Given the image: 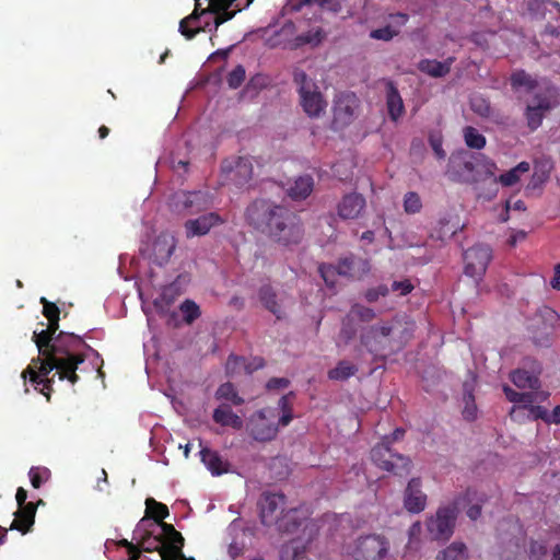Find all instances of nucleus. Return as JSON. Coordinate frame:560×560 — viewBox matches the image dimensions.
Masks as SVG:
<instances>
[{
  "instance_id": "obj_1",
  "label": "nucleus",
  "mask_w": 560,
  "mask_h": 560,
  "mask_svg": "<svg viewBox=\"0 0 560 560\" xmlns=\"http://www.w3.org/2000/svg\"><path fill=\"white\" fill-rule=\"evenodd\" d=\"M245 217L249 225L283 246L296 245L303 238L304 232L299 217L287 207L270 200L253 201L247 207Z\"/></svg>"
},
{
  "instance_id": "obj_2",
  "label": "nucleus",
  "mask_w": 560,
  "mask_h": 560,
  "mask_svg": "<svg viewBox=\"0 0 560 560\" xmlns=\"http://www.w3.org/2000/svg\"><path fill=\"white\" fill-rule=\"evenodd\" d=\"M40 357L34 358L31 361V364L22 372V377L25 380L30 376V381L35 385V389L37 386L42 385L39 393L50 398V393L52 390V384L55 381V375L49 378L48 375L52 370H57V374L59 380H67L71 384H75L79 382L80 377L77 373H74L73 368H68L65 362H60L49 353L42 354Z\"/></svg>"
},
{
  "instance_id": "obj_3",
  "label": "nucleus",
  "mask_w": 560,
  "mask_h": 560,
  "mask_svg": "<svg viewBox=\"0 0 560 560\" xmlns=\"http://www.w3.org/2000/svg\"><path fill=\"white\" fill-rule=\"evenodd\" d=\"M497 164L482 153L470 154L465 160H453L448 170L452 180L464 184H478L492 178Z\"/></svg>"
},
{
  "instance_id": "obj_4",
  "label": "nucleus",
  "mask_w": 560,
  "mask_h": 560,
  "mask_svg": "<svg viewBox=\"0 0 560 560\" xmlns=\"http://www.w3.org/2000/svg\"><path fill=\"white\" fill-rule=\"evenodd\" d=\"M82 349H92L79 335L60 331L55 340L49 354L65 362L68 368H73L74 373L81 363L86 359Z\"/></svg>"
},
{
  "instance_id": "obj_5",
  "label": "nucleus",
  "mask_w": 560,
  "mask_h": 560,
  "mask_svg": "<svg viewBox=\"0 0 560 560\" xmlns=\"http://www.w3.org/2000/svg\"><path fill=\"white\" fill-rule=\"evenodd\" d=\"M557 88L551 82H544L541 91L534 93L524 112V117L530 131L537 130L542 125L547 114L557 104Z\"/></svg>"
},
{
  "instance_id": "obj_6",
  "label": "nucleus",
  "mask_w": 560,
  "mask_h": 560,
  "mask_svg": "<svg viewBox=\"0 0 560 560\" xmlns=\"http://www.w3.org/2000/svg\"><path fill=\"white\" fill-rule=\"evenodd\" d=\"M293 81L298 85L300 104L305 114L311 118L319 117L327 106L317 84L303 71L296 69Z\"/></svg>"
},
{
  "instance_id": "obj_7",
  "label": "nucleus",
  "mask_w": 560,
  "mask_h": 560,
  "mask_svg": "<svg viewBox=\"0 0 560 560\" xmlns=\"http://www.w3.org/2000/svg\"><path fill=\"white\" fill-rule=\"evenodd\" d=\"M281 427L276 408H261L250 415L246 423L248 435L257 442L273 441Z\"/></svg>"
},
{
  "instance_id": "obj_8",
  "label": "nucleus",
  "mask_w": 560,
  "mask_h": 560,
  "mask_svg": "<svg viewBox=\"0 0 560 560\" xmlns=\"http://www.w3.org/2000/svg\"><path fill=\"white\" fill-rule=\"evenodd\" d=\"M372 462L383 470L397 476H406L410 472L411 460L398 453L393 452L389 438H383L371 450Z\"/></svg>"
},
{
  "instance_id": "obj_9",
  "label": "nucleus",
  "mask_w": 560,
  "mask_h": 560,
  "mask_svg": "<svg viewBox=\"0 0 560 560\" xmlns=\"http://www.w3.org/2000/svg\"><path fill=\"white\" fill-rule=\"evenodd\" d=\"M388 550V539L376 534L360 536L347 546V553L354 560H382Z\"/></svg>"
},
{
  "instance_id": "obj_10",
  "label": "nucleus",
  "mask_w": 560,
  "mask_h": 560,
  "mask_svg": "<svg viewBox=\"0 0 560 560\" xmlns=\"http://www.w3.org/2000/svg\"><path fill=\"white\" fill-rule=\"evenodd\" d=\"M459 499L452 504L440 506L434 516L428 518L427 530L433 540H448L455 528L458 515Z\"/></svg>"
},
{
  "instance_id": "obj_11",
  "label": "nucleus",
  "mask_w": 560,
  "mask_h": 560,
  "mask_svg": "<svg viewBox=\"0 0 560 560\" xmlns=\"http://www.w3.org/2000/svg\"><path fill=\"white\" fill-rule=\"evenodd\" d=\"M492 258V249L489 245L477 244L464 253L465 275L480 279Z\"/></svg>"
},
{
  "instance_id": "obj_12",
  "label": "nucleus",
  "mask_w": 560,
  "mask_h": 560,
  "mask_svg": "<svg viewBox=\"0 0 560 560\" xmlns=\"http://www.w3.org/2000/svg\"><path fill=\"white\" fill-rule=\"evenodd\" d=\"M175 210L184 214H196L207 210L211 206V199L202 191H179L173 198Z\"/></svg>"
},
{
  "instance_id": "obj_13",
  "label": "nucleus",
  "mask_w": 560,
  "mask_h": 560,
  "mask_svg": "<svg viewBox=\"0 0 560 560\" xmlns=\"http://www.w3.org/2000/svg\"><path fill=\"white\" fill-rule=\"evenodd\" d=\"M359 107V98L352 92H342L337 95L334 104L332 124L336 128L349 126Z\"/></svg>"
},
{
  "instance_id": "obj_14",
  "label": "nucleus",
  "mask_w": 560,
  "mask_h": 560,
  "mask_svg": "<svg viewBox=\"0 0 560 560\" xmlns=\"http://www.w3.org/2000/svg\"><path fill=\"white\" fill-rule=\"evenodd\" d=\"M285 495L282 493L265 494L260 502V518L264 525L276 524L285 508Z\"/></svg>"
},
{
  "instance_id": "obj_15",
  "label": "nucleus",
  "mask_w": 560,
  "mask_h": 560,
  "mask_svg": "<svg viewBox=\"0 0 560 560\" xmlns=\"http://www.w3.org/2000/svg\"><path fill=\"white\" fill-rule=\"evenodd\" d=\"M366 207L365 198L359 192L346 194L337 205V214L343 220H357Z\"/></svg>"
},
{
  "instance_id": "obj_16",
  "label": "nucleus",
  "mask_w": 560,
  "mask_h": 560,
  "mask_svg": "<svg viewBox=\"0 0 560 560\" xmlns=\"http://www.w3.org/2000/svg\"><path fill=\"white\" fill-rule=\"evenodd\" d=\"M222 171L228 174H233L232 179L241 187L252 179L253 163L249 158L238 156L233 161L225 160L222 163Z\"/></svg>"
},
{
  "instance_id": "obj_17",
  "label": "nucleus",
  "mask_w": 560,
  "mask_h": 560,
  "mask_svg": "<svg viewBox=\"0 0 560 560\" xmlns=\"http://www.w3.org/2000/svg\"><path fill=\"white\" fill-rule=\"evenodd\" d=\"M421 479L412 478L404 493V505L410 513L422 512L427 506V494L421 490Z\"/></svg>"
},
{
  "instance_id": "obj_18",
  "label": "nucleus",
  "mask_w": 560,
  "mask_h": 560,
  "mask_svg": "<svg viewBox=\"0 0 560 560\" xmlns=\"http://www.w3.org/2000/svg\"><path fill=\"white\" fill-rule=\"evenodd\" d=\"M176 248V238L168 232H162L153 242L152 259L159 265H165Z\"/></svg>"
},
{
  "instance_id": "obj_19",
  "label": "nucleus",
  "mask_w": 560,
  "mask_h": 560,
  "mask_svg": "<svg viewBox=\"0 0 560 560\" xmlns=\"http://www.w3.org/2000/svg\"><path fill=\"white\" fill-rule=\"evenodd\" d=\"M223 223L221 217L215 212H209L195 220L185 222L187 237L206 235L213 226Z\"/></svg>"
},
{
  "instance_id": "obj_20",
  "label": "nucleus",
  "mask_w": 560,
  "mask_h": 560,
  "mask_svg": "<svg viewBox=\"0 0 560 560\" xmlns=\"http://www.w3.org/2000/svg\"><path fill=\"white\" fill-rule=\"evenodd\" d=\"M393 331V326L389 324L374 325L369 327L360 337L362 346L369 352L377 353L383 350L380 338H387Z\"/></svg>"
},
{
  "instance_id": "obj_21",
  "label": "nucleus",
  "mask_w": 560,
  "mask_h": 560,
  "mask_svg": "<svg viewBox=\"0 0 560 560\" xmlns=\"http://www.w3.org/2000/svg\"><path fill=\"white\" fill-rule=\"evenodd\" d=\"M205 2V0H195L192 13L179 22V32L186 39H192L198 33L203 31L201 26L197 25V22L201 15L210 13L208 7L206 9L202 8Z\"/></svg>"
},
{
  "instance_id": "obj_22",
  "label": "nucleus",
  "mask_w": 560,
  "mask_h": 560,
  "mask_svg": "<svg viewBox=\"0 0 560 560\" xmlns=\"http://www.w3.org/2000/svg\"><path fill=\"white\" fill-rule=\"evenodd\" d=\"M36 510L37 506L33 502L27 503L24 508H19L9 529L19 530L23 535L30 533L35 523Z\"/></svg>"
},
{
  "instance_id": "obj_23",
  "label": "nucleus",
  "mask_w": 560,
  "mask_h": 560,
  "mask_svg": "<svg viewBox=\"0 0 560 560\" xmlns=\"http://www.w3.org/2000/svg\"><path fill=\"white\" fill-rule=\"evenodd\" d=\"M304 521H306V512L302 508L284 509L276 525L280 532L293 533Z\"/></svg>"
},
{
  "instance_id": "obj_24",
  "label": "nucleus",
  "mask_w": 560,
  "mask_h": 560,
  "mask_svg": "<svg viewBox=\"0 0 560 560\" xmlns=\"http://www.w3.org/2000/svg\"><path fill=\"white\" fill-rule=\"evenodd\" d=\"M510 82L512 89L515 91L524 89L526 93H536L541 91V85L544 82L550 81L546 78L537 80L536 78L527 73L525 70H516L511 74Z\"/></svg>"
},
{
  "instance_id": "obj_25",
  "label": "nucleus",
  "mask_w": 560,
  "mask_h": 560,
  "mask_svg": "<svg viewBox=\"0 0 560 560\" xmlns=\"http://www.w3.org/2000/svg\"><path fill=\"white\" fill-rule=\"evenodd\" d=\"M258 299L262 306L272 313L277 319H282L285 313L278 301L277 292L270 284H264L258 290Z\"/></svg>"
},
{
  "instance_id": "obj_26",
  "label": "nucleus",
  "mask_w": 560,
  "mask_h": 560,
  "mask_svg": "<svg viewBox=\"0 0 560 560\" xmlns=\"http://www.w3.org/2000/svg\"><path fill=\"white\" fill-rule=\"evenodd\" d=\"M201 462L211 471L213 476H221L229 472L230 463L224 460L217 451L209 447L200 450Z\"/></svg>"
},
{
  "instance_id": "obj_27",
  "label": "nucleus",
  "mask_w": 560,
  "mask_h": 560,
  "mask_svg": "<svg viewBox=\"0 0 560 560\" xmlns=\"http://www.w3.org/2000/svg\"><path fill=\"white\" fill-rule=\"evenodd\" d=\"M161 528L170 541L168 546L162 544V558L164 559L166 553H172V556H183L182 547L184 546V537L182 534L177 532L172 524L168 523H161Z\"/></svg>"
},
{
  "instance_id": "obj_28",
  "label": "nucleus",
  "mask_w": 560,
  "mask_h": 560,
  "mask_svg": "<svg viewBox=\"0 0 560 560\" xmlns=\"http://www.w3.org/2000/svg\"><path fill=\"white\" fill-rule=\"evenodd\" d=\"M386 106L393 121H397L405 113L402 98L393 81L386 82Z\"/></svg>"
},
{
  "instance_id": "obj_29",
  "label": "nucleus",
  "mask_w": 560,
  "mask_h": 560,
  "mask_svg": "<svg viewBox=\"0 0 560 560\" xmlns=\"http://www.w3.org/2000/svg\"><path fill=\"white\" fill-rule=\"evenodd\" d=\"M539 373V366L533 371L517 369L511 373L510 378L513 382V384L518 388L537 389L540 387Z\"/></svg>"
},
{
  "instance_id": "obj_30",
  "label": "nucleus",
  "mask_w": 560,
  "mask_h": 560,
  "mask_svg": "<svg viewBox=\"0 0 560 560\" xmlns=\"http://www.w3.org/2000/svg\"><path fill=\"white\" fill-rule=\"evenodd\" d=\"M212 419L215 423L222 427H231L234 430H241L244 427V421L240 416L233 412L231 406L221 405L214 409Z\"/></svg>"
},
{
  "instance_id": "obj_31",
  "label": "nucleus",
  "mask_w": 560,
  "mask_h": 560,
  "mask_svg": "<svg viewBox=\"0 0 560 560\" xmlns=\"http://www.w3.org/2000/svg\"><path fill=\"white\" fill-rule=\"evenodd\" d=\"M313 188V177L311 175H303L298 177L288 188V195L293 200H304L311 195Z\"/></svg>"
},
{
  "instance_id": "obj_32",
  "label": "nucleus",
  "mask_w": 560,
  "mask_h": 560,
  "mask_svg": "<svg viewBox=\"0 0 560 560\" xmlns=\"http://www.w3.org/2000/svg\"><path fill=\"white\" fill-rule=\"evenodd\" d=\"M452 62V58L444 62L438 60L423 59L419 62L418 69L432 78H442L450 72Z\"/></svg>"
},
{
  "instance_id": "obj_33",
  "label": "nucleus",
  "mask_w": 560,
  "mask_h": 560,
  "mask_svg": "<svg viewBox=\"0 0 560 560\" xmlns=\"http://www.w3.org/2000/svg\"><path fill=\"white\" fill-rule=\"evenodd\" d=\"M530 170L528 162H521L515 167L501 174L499 177H492L493 183H500L504 187H511L520 180V174L527 173Z\"/></svg>"
},
{
  "instance_id": "obj_34",
  "label": "nucleus",
  "mask_w": 560,
  "mask_h": 560,
  "mask_svg": "<svg viewBox=\"0 0 560 560\" xmlns=\"http://www.w3.org/2000/svg\"><path fill=\"white\" fill-rule=\"evenodd\" d=\"M358 366L349 361L341 360L337 365L328 371V378L331 381H347L355 375Z\"/></svg>"
},
{
  "instance_id": "obj_35",
  "label": "nucleus",
  "mask_w": 560,
  "mask_h": 560,
  "mask_svg": "<svg viewBox=\"0 0 560 560\" xmlns=\"http://www.w3.org/2000/svg\"><path fill=\"white\" fill-rule=\"evenodd\" d=\"M145 517L153 518L160 525L161 523H164L163 520L170 515L167 505L158 502L153 498H148L145 500Z\"/></svg>"
},
{
  "instance_id": "obj_36",
  "label": "nucleus",
  "mask_w": 560,
  "mask_h": 560,
  "mask_svg": "<svg viewBox=\"0 0 560 560\" xmlns=\"http://www.w3.org/2000/svg\"><path fill=\"white\" fill-rule=\"evenodd\" d=\"M215 398L218 400H228L234 406H241L244 404V398L241 397L233 383L226 382L219 386L215 392Z\"/></svg>"
},
{
  "instance_id": "obj_37",
  "label": "nucleus",
  "mask_w": 560,
  "mask_h": 560,
  "mask_svg": "<svg viewBox=\"0 0 560 560\" xmlns=\"http://www.w3.org/2000/svg\"><path fill=\"white\" fill-rule=\"evenodd\" d=\"M467 557L466 545L464 542L455 541L440 551L436 556V560H465Z\"/></svg>"
},
{
  "instance_id": "obj_38",
  "label": "nucleus",
  "mask_w": 560,
  "mask_h": 560,
  "mask_svg": "<svg viewBox=\"0 0 560 560\" xmlns=\"http://www.w3.org/2000/svg\"><path fill=\"white\" fill-rule=\"evenodd\" d=\"M306 546L301 544L299 539H292L281 546L280 559L281 560H299L302 558Z\"/></svg>"
},
{
  "instance_id": "obj_39",
  "label": "nucleus",
  "mask_w": 560,
  "mask_h": 560,
  "mask_svg": "<svg viewBox=\"0 0 560 560\" xmlns=\"http://www.w3.org/2000/svg\"><path fill=\"white\" fill-rule=\"evenodd\" d=\"M463 136L466 145L470 149L481 150L486 147V137L471 126H466L463 129Z\"/></svg>"
},
{
  "instance_id": "obj_40",
  "label": "nucleus",
  "mask_w": 560,
  "mask_h": 560,
  "mask_svg": "<svg viewBox=\"0 0 560 560\" xmlns=\"http://www.w3.org/2000/svg\"><path fill=\"white\" fill-rule=\"evenodd\" d=\"M55 338L56 336L52 335L47 328L40 330L39 332L34 331L32 337L40 354L50 352V348H52Z\"/></svg>"
},
{
  "instance_id": "obj_41",
  "label": "nucleus",
  "mask_w": 560,
  "mask_h": 560,
  "mask_svg": "<svg viewBox=\"0 0 560 560\" xmlns=\"http://www.w3.org/2000/svg\"><path fill=\"white\" fill-rule=\"evenodd\" d=\"M183 314V319L186 324H192L197 318L200 317L201 311L199 305L189 299H186L179 306Z\"/></svg>"
},
{
  "instance_id": "obj_42",
  "label": "nucleus",
  "mask_w": 560,
  "mask_h": 560,
  "mask_svg": "<svg viewBox=\"0 0 560 560\" xmlns=\"http://www.w3.org/2000/svg\"><path fill=\"white\" fill-rule=\"evenodd\" d=\"M293 396L294 394L290 392L288 395L282 396L278 401L279 408L282 410V415H278V420L280 421L281 427H287L293 419V411L290 402V397Z\"/></svg>"
},
{
  "instance_id": "obj_43",
  "label": "nucleus",
  "mask_w": 560,
  "mask_h": 560,
  "mask_svg": "<svg viewBox=\"0 0 560 560\" xmlns=\"http://www.w3.org/2000/svg\"><path fill=\"white\" fill-rule=\"evenodd\" d=\"M402 207L404 211L407 214H417L422 209V200L418 192L416 191H408L404 196L402 200Z\"/></svg>"
},
{
  "instance_id": "obj_44",
  "label": "nucleus",
  "mask_w": 560,
  "mask_h": 560,
  "mask_svg": "<svg viewBox=\"0 0 560 560\" xmlns=\"http://www.w3.org/2000/svg\"><path fill=\"white\" fill-rule=\"evenodd\" d=\"M358 329L354 324V319L350 314L342 319L341 329H340V338L345 341V343H349L355 336Z\"/></svg>"
},
{
  "instance_id": "obj_45",
  "label": "nucleus",
  "mask_w": 560,
  "mask_h": 560,
  "mask_svg": "<svg viewBox=\"0 0 560 560\" xmlns=\"http://www.w3.org/2000/svg\"><path fill=\"white\" fill-rule=\"evenodd\" d=\"M28 476L32 486L38 489L49 479L50 470L46 467H32L28 471Z\"/></svg>"
},
{
  "instance_id": "obj_46",
  "label": "nucleus",
  "mask_w": 560,
  "mask_h": 560,
  "mask_svg": "<svg viewBox=\"0 0 560 560\" xmlns=\"http://www.w3.org/2000/svg\"><path fill=\"white\" fill-rule=\"evenodd\" d=\"M528 560H549L546 544L530 540L528 546Z\"/></svg>"
},
{
  "instance_id": "obj_47",
  "label": "nucleus",
  "mask_w": 560,
  "mask_h": 560,
  "mask_svg": "<svg viewBox=\"0 0 560 560\" xmlns=\"http://www.w3.org/2000/svg\"><path fill=\"white\" fill-rule=\"evenodd\" d=\"M355 264H357V259L352 255L348 256V257L340 258L337 264L338 275L342 276V277H347V278H354L355 277V272H354Z\"/></svg>"
},
{
  "instance_id": "obj_48",
  "label": "nucleus",
  "mask_w": 560,
  "mask_h": 560,
  "mask_svg": "<svg viewBox=\"0 0 560 560\" xmlns=\"http://www.w3.org/2000/svg\"><path fill=\"white\" fill-rule=\"evenodd\" d=\"M318 271L327 287L331 288L335 285L336 277L339 276L337 265L322 264L318 267Z\"/></svg>"
},
{
  "instance_id": "obj_49",
  "label": "nucleus",
  "mask_w": 560,
  "mask_h": 560,
  "mask_svg": "<svg viewBox=\"0 0 560 560\" xmlns=\"http://www.w3.org/2000/svg\"><path fill=\"white\" fill-rule=\"evenodd\" d=\"M246 77L245 68L237 65L226 77L229 88L237 89L242 85Z\"/></svg>"
},
{
  "instance_id": "obj_50",
  "label": "nucleus",
  "mask_w": 560,
  "mask_h": 560,
  "mask_svg": "<svg viewBox=\"0 0 560 560\" xmlns=\"http://www.w3.org/2000/svg\"><path fill=\"white\" fill-rule=\"evenodd\" d=\"M349 314L354 318H359L362 322H371L375 318V312L366 306L355 304L351 307Z\"/></svg>"
},
{
  "instance_id": "obj_51",
  "label": "nucleus",
  "mask_w": 560,
  "mask_h": 560,
  "mask_svg": "<svg viewBox=\"0 0 560 560\" xmlns=\"http://www.w3.org/2000/svg\"><path fill=\"white\" fill-rule=\"evenodd\" d=\"M324 33L320 28H316V30H311L306 33H303L301 35H299L296 37V40L300 43V44H311V45H318L323 38H324Z\"/></svg>"
},
{
  "instance_id": "obj_52",
  "label": "nucleus",
  "mask_w": 560,
  "mask_h": 560,
  "mask_svg": "<svg viewBox=\"0 0 560 560\" xmlns=\"http://www.w3.org/2000/svg\"><path fill=\"white\" fill-rule=\"evenodd\" d=\"M471 109L481 117L488 118L491 115V106L490 104L480 97H476L471 100Z\"/></svg>"
},
{
  "instance_id": "obj_53",
  "label": "nucleus",
  "mask_w": 560,
  "mask_h": 560,
  "mask_svg": "<svg viewBox=\"0 0 560 560\" xmlns=\"http://www.w3.org/2000/svg\"><path fill=\"white\" fill-rule=\"evenodd\" d=\"M40 303L43 304V315L47 319H60V310L59 307L52 303L49 302L46 298H40Z\"/></svg>"
},
{
  "instance_id": "obj_54",
  "label": "nucleus",
  "mask_w": 560,
  "mask_h": 560,
  "mask_svg": "<svg viewBox=\"0 0 560 560\" xmlns=\"http://www.w3.org/2000/svg\"><path fill=\"white\" fill-rule=\"evenodd\" d=\"M244 365H245L244 357L231 354V355H229L228 361H226V371H228V373H232V374L240 373L241 371H243Z\"/></svg>"
},
{
  "instance_id": "obj_55",
  "label": "nucleus",
  "mask_w": 560,
  "mask_h": 560,
  "mask_svg": "<svg viewBox=\"0 0 560 560\" xmlns=\"http://www.w3.org/2000/svg\"><path fill=\"white\" fill-rule=\"evenodd\" d=\"M395 35H397V32L393 30L392 26L389 25L373 30L370 33L371 38L385 42L390 40Z\"/></svg>"
},
{
  "instance_id": "obj_56",
  "label": "nucleus",
  "mask_w": 560,
  "mask_h": 560,
  "mask_svg": "<svg viewBox=\"0 0 560 560\" xmlns=\"http://www.w3.org/2000/svg\"><path fill=\"white\" fill-rule=\"evenodd\" d=\"M388 288L385 284H381L376 288L369 289L364 296L369 302H375L380 296H386L388 294Z\"/></svg>"
},
{
  "instance_id": "obj_57",
  "label": "nucleus",
  "mask_w": 560,
  "mask_h": 560,
  "mask_svg": "<svg viewBox=\"0 0 560 560\" xmlns=\"http://www.w3.org/2000/svg\"><path fill=\"white\" fill-rule=\"evenodd\" d=\"M547 5H552L557 8L560 11V7L557 2H553L551 0H529L528 1V9L532 12H539L541 10L547 9Z\"/></svg>"
},
{
  "instance_id": "obj_58",
  "label": "nucleus",
  "mask_w": 560,
  "mask_h": 560,
  "mask_svg": "<svg viewBox=\"0 0 560 560\" xmlns=\"http://www.w3.org/2000/svg\"><path fill=\"white\" fill-rule=\"evenodd\" d=\"M265 366V360L260 357L253 358L252 360L245 359V365L243 371L246 374H252L253 372L262 369Z\"/></svg>"
},
{
  "instance_id": "obj_59",
  "label": "nucleus",
  "mask_w": 560,
  "mask_h": 560,
  "mask_svg": "<svg viewBox=\"0 0 560 560\" xmlns=\"http://www.w3.org/2000/svg\"><path fill=\"white\" fill-rule=\"evenodd\" d=\"M118 546L127 548L129 560H139L141 550L139 547L127 539H121L118 541Z\"/></svg>"
},
{
  "instance_id": "obj_60",
  "label": "nucleus",
  "mask_w": 560,
  "mask_h": 560,
  "mask_svg": "<svg viewBox=\"0 0 560 560\" xmlns=\"http://www.w3.org/2000/svg\"><path fill=\"white\" fill-rule=\"evenodd\" d=\"M429 142L434 151L438 159H444L445 158V151L442 148V138L436 135H430Z\"/></svg>"
},
{
  "instance_id": "obj_61",
  "label": "nucleus",
  "mask_w": 560,
  "mask_h": 560,
  "mask_svg": "<svg viewBox=\"0 0 560 560\" xmlns=\"http://www.w3.org/2000/svg\"><path fill=\"white\" fill-rule=\"evenodd\" d=\"M528 411H529V417L532 419H534V420L541 419V420H544V421H546L548 423L549 413H548L546 408H544L541 406L532 405L528 408Z\"/></svg>"
},
{
  "instance_id": "obj_62",
  "label": "nucleus",
  "mask_w": 560,
  "mask_h": 560,
  "mask_svg": "<svg viewBox=\"0 0 560 560\" xmlns=\"http://www.w3.org/2000/svg\"><path fill=\"white\" fill-rule=\"evenodd\" d=\"M290 385V381L285 377H271L266 387L268 390L283 389Z\"/></svg>"
},
{
  "instance_id": "obj_63",
  "label": "nucleus",
  "mask_w": 560,
  "mask_h": 560,
  "mask_svg": "<svg viewBox=\"0 0 560 560\" xmlns=\"http://www.w3.org/2000/svg\"><path fill=\"white\" fill-rule=\"evenodd\" d=\"M393 291H399L401 295H407L413 290V285L409 280L394 281L392 284Z\"/></svg>"
},
{
  "instance_id": "obj_64",
  "label": "nucleus",
  "mask_w": 560,
  "mask_h": 560,
  "mask_svg": "<svg viewBox=\"0 0 560 560\" xmlns=\"http://www.w3.org/2000/svg\"><path fill=\"white\" fill-rule=\"evenodd\" d=\"M549 177V171L538 170V166L535 167V172L532 177V184L534 187L541 185Z\"/></svg>"
}]
</instances>
